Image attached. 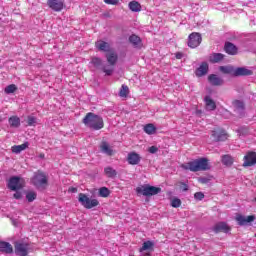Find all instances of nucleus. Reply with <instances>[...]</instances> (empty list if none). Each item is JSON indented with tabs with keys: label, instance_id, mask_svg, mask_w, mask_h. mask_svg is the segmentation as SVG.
I'll return each mask as SVG.
<instances>
[{
	"label": "nucleus",
	"instance_id": "nucleus-42",
	"mask_svg": "<svg viewBox=\"0 0 256 256\" xmlns=\"http://www.w3.org/2000/svg\"><path fill=\"white\" fill-rule=\"evenodd\" d=\"M194 198L197 200V201H203V199H205V194H203V192H196L194 194Z\"/></svg>",
	"mask_w": 256,
	"mask_h": 256
},
{
	"label": "nucleus",
	"instance_id": "nucleus-50",
	"mask_svg": "<svg viewBox=\"0 0 256 256\" xmlns=\"http://www.w3.org/2000/svg\"><path fill=\"white\" fill-rule=\"evenodd\" d=\"M39 157H40V159H45V154L40 153V154H39Z\"/></svg>",
	"mask_w": 256,
	"mask_h": 256
},
{
	"label": "nucleus",
	"instance_id": "nucleus-51",
	"mask_svg": "<svg viewBox=\"0 0 256 256\" xmlns=\"http://www.w3.org/2000/svg\"><path fill=\"white\" fill-rule=\"evenodd\" d=\"M0 123H1V116H0Z\"/></svg>",
	"mask_w": 256,
	"mask_h": 256
},
{
	"label": "nucleus",
	"instance_id": "nucleus-7",
	"mask_svg": "<svg viewBox=\"0 0 256 256\" xmlns=\"http://www.w3.org/2000/svg\"><path fill=\"white\" fill-rule=\"evenodd\" d=\"M202 41L203 38L201 37V34L199 32H192L188 36V47H190V49H196V47H199L201 45Z\"/></svg>",
	"mask_w": 256,
	"mask_h": 256
},
{
	"label": "nucleus",
	"instance_id": "nucleus-17",
	"mask_svg": "<svg viewBox=\"0 0 256 256\" xmlns=\"http://www.w3.org/2000/svg\"><path fill=\"white\" fill-rule=\"evenodd\" d=\"M236 221L238 222V225H247V223H253V221H255V216L254 215H250V216H243L241 214H238L236 216Z\"/></svg>",
	"mask_w": 256,
	"mask_h": 256
},
{
	"label": "nucleus",
	"instance_id": "nucleus-10",
	"mask_svg": "<svg viewBox=\"0 0 256 256\" xmlns=\"http://www.w3.org/2000/svg\"><path fill=\"white\" fill-rule=\"evenodd\" d=\"M8 188H10L11 191H19L20 189H23L21 178L17 176L11 177L8 181Z\"/></svg>",
	"mask_w": 256,
	"mask_h": 256
},
{
	"label": "nucleus",
	"instance_id": "nucleus-48",
	"mask_svg": "<svg viewBox=\"0 0 256 256\" xmlns=\"http://www.w3.org/2000/svg\"><path fill=\"white\" fill-rule=\"evenodd\" d=\"M199 182H200V183H207V178H200V179H199Z\"/></svg>",
	"mask_w": 256,
	"mask_h": 256
},
{
	"label": "nucleus",
	"instance_id": "nucleus-23",
	"mask_svg": "<svg viewBox=\"0 0 256 256\" xmlns=\"http://www.w3.org/2000/svg\"><path fill=\"white\" fill-rule=\"evenodd\" d=\"M208 81L214 87H220V85H223V80L215 74H210L208 76Z\"/></svg>",
	"mask_w": 256,
	"mask_h": 256
},
{
	"label": "nucleus",
	"instance_id": "nucleus-45",
	"mask_svg": "<svg viewBox=\"0 0 256 256\" xmlns=\"http://www.w3.org/2000/svg\"><path fill=\"white\" fill-rule=\"evenodd\" d=\"M148 151H149V153L155 154V153H157V151H159V148H157L156 146H151L148 149Z\"/></svg>",
	"mask_w": 256,
	"mask_h": 256
},
{
	"label": "nucleus",
	"instance_id": "nucleus-32",
	"mask_svg": "<svg viewBox=\"0 0 256 256\" xmlns=\"http://www.w3.org/2000/svg\"><path fill=\"white\" fill-rule=\"evenodd\" d=\"M104 173L109 179L117 177V170L113 169L111 166L104 168Z\"/></svg>",
	"mask_w": 256,
	"mask_h": 256
},
{
	"label": "nucleus",
	"instance_id": "nucleus-8",
	"mask_svg": "<svg viewBox=\"0 0 256 256\" xmlns=\"http://www.w3.org/2000/svg\"><path fill=\"white\" fill-rule=\"evenodd\" d=\"M14 251L18 256H27V255H29V243L15 242Z\"/></svg>",
	"mask_w": 256,
	"mask_h": 256
},
{
	"label": "nucleus",
	"instance_id": "nucleus-46",
	"mask_svg": "<svg viewBox=\"0 0 256 256\" xmlns=\"http://www.w3.org/2000/svg\"><path fill=\"white\" fill-rule=\"evenodd\" d=\"M21 197H23V195L21 194V192H19L18 190H16V193H14V199H21Z\"/></svg>",
	"mask_w": 256,
	"mask_h": 256
},
{
	"label": "nucleus",
	"instance_id": "nucleus-38",
	"mask_svg": "<svg viewBox=\"0 0 256 256\" xmlns=\"http://www.w3.org/2000/svg\"><path fill=\"white\" fill-rule=\"evenodd\" d=\"M127 95H129V86L123 84L121 86L120 92H119V96L120 97H127Z\"/></svg>",
	"mask_w": 256,
	"mask_h": 256
},
{
	"label": "nucleus",
	"instance_id": "nucleus-14",
	"mask_svg": "<svg viewBox=\"0 0 256 256\" xmlns=\"http://www.w3.org/2000/svg\"><path fill=\"white\" fill-rule=\"evenodd\" d=\"M212 231H214V233H229L231 228L229 225H227V223L219 222L212 228Z\"/></svg>",
	"mask_w": 256,
	"mask_h": 256
},
{
	"label": "nucleus",
	"instance_id": "nucleus-4",
	"mask_svg": "<svg viewBox=\"0 0 256 256\" xmlns=\"http://www.w3.org/2000/svg\"><path fill=\"white\" fill-rule=\"evenodd\" d=\"M160 192V187L150 185H144L136 188V193L138 195H143L144 197H153V195H159Z\"/></svg>",
	"mask_w": 256,
	"mask_h": 256
},
{
	"label": "nucleus",
	"instance_id": "nucleus-5",
	"mask_svg": "<svg viewBox=\"0 0 256 256\" xmlns=\"http://www.w3.org/2000/svg\"><path fill=\"white\" fill-rule=\"evenodd\" d=\"M32 183L37 189H45L49 184V179L44 172L38 171L32 178Z\"/></svg>",
	"mask_w": 256,
	"mask_h": 256
},
{
	"label": "nucleus",
	"instance_id": "nucleus-20",
	"mask_svg": "<svg viewBox=\"0 0 256 256\" xmlns=\"http://www.w3.org/2000/svg\"><path fill=\"white\" fill-rule=\"evenodd\" d=\"M224 51L228 55H237L239 49L237 48V46H235V44L231 42H226L224 45Z\"/></svg>",
	"mask_w": 256,
	"mask_h": 256
},
{
	"label": "nucleus",
	"instance_id": "nucleus-18",
	"mask_svg": "<svg viewBox=\"0 0 256 256\" xmlns=\"http://www.w3.org/2000/svg\"><path fill=\"white\" fill-rule=\"evenodd\" d=\"M209 73V64L207 62H202L200 67L196 69L195 75L196 77H203Z\"/></svg>",
	"mask_w": 256,
	"mask_h": 256
},
{
	"label": "nucleus",
	"instance_id": "nucleus-13",
	"mask_svg": "<svg viewBox=\"0 0 256 256\" xmlns=\"http://www.w3.org/2000/svg\"><path fill=\"white\" fill-rule=\"evenodd\" d=\"M234 107V112L237 113L238 117H243L245 115V103L241 100H234L232 102Z\"/></svg>",
	"mask_w": 256,
	"mask_h": 256
},
{
	"label": "nucleus",
	"instance_id": "nucleus-33",
	"mask_svg": "<svg viewBox=\"0 0 256 256\" xmlns=\"http://www.w3.org/2000/svg\"><path fill=\"white\" fill-rule=\"evenodd\" d=\"M128 7L133 13H139V11H141V4L137 1L129 2Z\"/></svg>",
	"mask_w": 256,
	"mask_h": 256
},
{
	"label": "nucleus",
	"instance_id": "nucleus-36",
	"mask_svg": "<svg viewBox=\"0 0 256 256\" xmlns=\"http://www.w3.org/2000/svg\"><path fill=\"white\" fill-rule=\"evenodd\" d=\"M99 197L107 198L111 195V191L107 187H101L98 191Z\"/></svg>",
	"mask_w": 256,
	"mask_h": 256
},
{
	"label": "nucleus",
	"instance_id": "nucleus-49",
	"mask_svg": "<svg viewBox=\"0 0 256 256\" xmlns=\"http://www.w3.org/2000/svg\"><path fill=\"white\" fill-rule=\"evenodd\" d=\"M181 57H183V55H181L180 53L176 54V59H181Z\"/></svg>",
	"mask_w": 256,
	"mask_h": 256
},
{
	"label": "nucleus",
	"instance_id": "nucleus-3",
	"mask_svg": "<svg viewBox=\"0 0 256 256\" xmlns=\"http://www.w3.org/2000/svg\"><path fill=\"white\" fill-rule=\"evenodd\" d=\"M106 61L109 65H106L102 67L103 73L105 75L111 76L113 75V72L115 71V65H117V61H119V56L115 52V50H112L108 53H106Z\"/></svg>",
	"mask_w": 256,
	"mask_h": 256
},
{
	"label": "nucleus",
	"instance_id": "nucleus-28",
	"mask_svg": "<svg viewBox=\"0 0 256 256\" xmlns=\"http://www.w3.org/2000/svg\"><path fill=\"white\" fill-rule=\"evenodd\" d=\"M90 65H93L95 69H101L103 71V60L99 57H92Z\"/></svg>",
	"mask_w": 256,
	"mask_h": 256
},
{
	"label": "nucleus",
	"instance_id": "nucleus-16",
	"mask_svg": "<svg viewBox=\"0 0 256 256\" xmlns=\"http://www.w3.org/2000/svg\"><path fill=\"white\" fill-rule=\"evenodd\" d=\"M127 162L129 165H139L141 163V155L137 152H130L127 156Z\"/></svg>",
	"mask_w": 256,
	"mask_h": 256
},
{
	"label": "nucleus",
	"instance_id": "nucleus-34",
	"mask_svg": "<svg viewBox=\"0 0 256 256\" xmlns=\"http://www.w3.org/2000/svg\"><path fill=\"white\" fill-rule=\"evenodd\" d=\"M157 131V128L153 124H146L144 126V132L147 133V135H154V133Z\"/></svg>",
	"mask_w": 256,
	"mask_h": 256
},
{
	"label": "nucleus",
	"instance_id": "nucleus-37",
	"mask_svg": "<svg viewBox=\"0 0 256 256\" xmlns=\"http://www.w3.org/2000/svg\"><path fill=\"white\" fill-rule=\"evenodd\" d=\"M15 91H17V86L15 84H10L4 89V93H6V95H11V93H15Z\"/></svg>",
	"mask_w": 256,
	"mask_h": 256
},
{
	"label": "nucleus",
	"instance_id": "nucleus-40",
	"mask_svg": "<svg viewBox=\"0 0 256 256\" xmlns=\"http://www.w3.org/2000/svg\"><path fill=\"white\" fill-rule=\"evenodd\" d=\"M171 207H173L174 209H179V207H181V199L173 198L171 200Z\"/></svg>",
	"mask_w": 256,
	"mask_h": 256
},
{
	"label": "nucleus",
	"instance_id": "nucleus-24",
	"mask_svg": "<svg viewBox=\"0 0 256 256\" xmlns=\"http://www.w3.org/2000/svg\"><path fill=\"white\" fill-rule=\"evenodd\" d=\"M219 71L224 73V75H231V77H235V66L228 65V66H220Z\"/></svg>",
	"mask_w": 256,
	"mask_h": 256
},
{
	"label": "nucleus",
	"instance_id": "nucleus-11",
	"mask_svg": "<svg viewBox=\"0 0 256 256\" xmlns=\"http://www.w3.org/2000/svg\"><path fill=\"white\" fill-rule=\"evenodd\" d=\"M47 5L52 11L59 13L60 11H63L65 2H63V0H47Z\"/></svg>",
	"mask_w": 256,
	"mask_h": 256
},
{
	"label": "nucleus",
	"instance_id": "nucleus-15",
	"mask_svg": "<svg viewBox=\"0 0 256 256\" xmlns=\"http://www.w3.org/2000/svg\"><path fill=\"white\" fill-rule=\"evenodd\" d=\"M95 47L96 49H98V51H103L104 53H109L110 51H113V49H111V45L103 40L97 41L95 43Z\"/></svg>",
	"mask_w": 256,
	"mask_h": 256
},
{
	"label": "nucleus",
	"instance_id": "nucleus-12",
	"mask_svg": "<svg viewBox=\"0 0 256 256\" xmlns=\"http://www.w3.org/2000/svg\"><path fill=\"white\" fill-rule=\"evenodd\" d=\"M227 132L221 128H216L212 131V138L214 141H227Z\"/></svg>",
	"mask_w": 256,
	"mask_h": 256
},
{
	"label": "nucleus",
	"instance_id": "nucleus-27",
	"mask_svg": "<svg viewBox=\"0 0 256 256\" xmlns=\"http://www.w3.org/2000/svg\"><path fill=\"white\" fill-rule=\"evenodd\" d=\"M29 147V142H25L21 145H14L11 147V151L12 153H15L16 155H18V153H21V151H25V149H27Z\"/></svg>",
	"mask_w": 256,
	"mask_h": 256
},
{
	"label": "nucleus",
	"instance_id": "nucleus-26",
	"mask_svg": "<svg viewBox=\"0 0 256 256\" xmlns=\"http://www.w3.org/2000/svg\"><path fill=\"white\" fill-rule=\"evenodd\" d=\"M206 109L208 111H215L217 109V104L211 99V96H206L204 98Z\"/></svg>",
	"mask_w": 256,
	"mask_h": 256
},
{
	"label": "nucleus",
	"instance_id": "nucleus-25",
	"mask_svg": "<svg viewBox=\"0 0 256 256\" xmlns=\"http://www.w3.org/2000/svg\"><path fill=\"white\" fill-rule=\"evenodd\" d=\"M0 251L2 253H13V246L9 242L0 241Z\"/></svg>",
	"mask_w": 256,
	"mask_h": 256
},
{
	"label": "nucleus",
	"instance_id": "nucleus-22",
	"mask_svg": "<svg viewBox=\"0 0 256 256\" xmlns=\"http://www.w3.org/2000/svg\"><path fill=\"white\" fill-rule=\"evenodd\" d=\"M129 42L135 47L136 49H141L143 47V42L141 41V38L135 34L131 35L129 37Z\"/></svg>",
	"mask_w": 256,
	"mask_h": 256
},
{
	"label": "nucleus",
	"instance_id": "nucleus-35",
	"mask_svg": "<svg viewBox=\"0 0 256 256\" xmlns=\"http://www.w3.org/2000/svg\"><path fill=\"white\" fill-rule=\"evenodd\" d=\"M154 243L152 241H146L142 244V247L139 249L140 253H143V251H148V249H153Z\"/></svg>",
	"mask_w": 256,
	"mask_h": 256
},
{
	"label": "nucleus",
	"instance_id": "nucleus-39",
	"mask_svg": "<svg viewBox=\"0 0 256 256\" xmlns=\"http://www.w3.org/2000/svg\"><path fill=\"white\" fill-rule=\"evenodd\" d=\"M26 199L29 203H33L37 199V193L34 191L26 193Z\"/></svg>",
	"mask_w": 256,
	"mask_h": 256
},
{
	"label": "nucleus",
	"instance_id": "nucleus-30",
	"mask_svg": "<svg viewBox=\"0 0 256 256\" xmlns=\"http://www.w3.org/2000/svg\"><path fill=\"white\" fill-rule=\"evenodd\" d=\"M8 123L10 127H14L15 129H17L18 127H21V119L18 116H11L8 119Z\"/></svg>",
	"mask_w": 256,
	"mask_h": 256
},
{
	"label": "nucleus",
	"instance_id": "nucleus-6",
	"mask_svg": "<svg viewBox=\"0 0 256 256\" xmlns=\"http://www.w3.org/2000/svg\"><path fill=\"white\" fill-rule=\"evenodd\" d=\"M78 201L81 203L84 209H93V207H99V200L90 199V197L85 193H80L78 195Z\"/></svg>",
	"mask_w": 256,
	"mask_h": 256
},
{
	"label": "nucleus",
	"instance_id": "nucleus-41",
	"mask_svg": "<svg viewBox=\"0 0 256 256\" xmlns=\"http://www.w3.org/2000/svg\"><path fill=\"white\" fill-rule=\"evenodd\" d=\"M27 123L29 127H33L37 123V119L33 116H28Z\"/></svg>",
	"mask_w": 256,
	"mask_h": 256
},
{
	"label": "nucleus",
	"instance_id": "nucleus-2",
	"mask_svg": "<svg viewBox=\"0 0 256 256\" xmlns=\"http://www.w3.org/2000/svg\"><path fill=\"white\" fill-rule=\"evenodd\" d=\"M181 168L185 169V171H192L193 173H197V171H209V160L207 158H199L182 164Z\"/></svg>",
	"mask_w": 256,
	"mask_h": 256
},
{
	"label": "nucleus",
	"instance_id": "nucleus-9",
	"mask_svg": "<svg viewBox=\"0 0 256 256\" xmlns=\"http://www.w3.org/2000/svg\"><path fill=\"white\" fill-rule=\"evenodd\" d=\"M243 167H255L256 165V152L249 151L243 158Z\"/></svg>",
	"mask_w": 256,
	"mask_h": 256
},
{
	"label": "nucleus",
	"instance_id": "nucleus-29",
	"mask_svg": "<svg viewBox=\"0 0 256 256\" xmlns=\"http://www.w3.org/2000/svg\"><path fill=\"white\" fill-rule=\"evenodd\" d=\"M223 59H225L224 54H221V53H213V54L209 57V62H210V63H221V61H223Z\"/></svg>",
	"mask_w": 256,
	"mask_h": 256
},
{
	"label": "nucleus",
	"instance_id": "nucleus-1",
	"mask_svg": "<svg viewBox=\"0 0 256 256\" xmlns=\"http://www.w3.org/2000/svg\"><path fill=\"white\" fill-rule=\"evenodd\" d=\"M82 123L85 125V127H88L93 131H101V129L105 127V122L103 121V117L92 112H88L85 115V117L82 120Z\"/></svg>",
	"mask_w": 256,
	"mask_h": 256
},
{
	"label": "nucleus",
	"instance_id": "nucleus-47",
	"mask_svg": "<svg viewBox=\"0 0 256 256\" xmlns=\"http://www.w3.org/2000/svg\"><path fill=\"white\" fill-rule=\"evenodd\" d=\"M69 193H77V188H75V187H71V188H69Z\"/></svg>",
	"mask_w": 256,
	"mask_h": 256
},
{
	"label": "nucleus",
	"instance_id": "nucleus-19",
	"mask_svg": "<svg viewBox=\"0 0 256 256\" xmlns=\"http://www.w3.org/2000/svg\"><path fill=\"white\" fill-rule=\"evenodd\" d=\"M253 75V71L249 70L245 67H237L235 71V76L234 77H249Z\"/></svg>",
	"mask_w": 256,
	"mask_h": 256
},
{
	"label": "nucleus",
	"instance_id": "nucleus-31",
	"mask_svg": "<svg viewBox=\"0 0 256 256\" xmlns=\"http://www.w3.org/2000/svg\"><path fill=\"white\" fill-rule=\"evenodd\" d=\"M233 156L226 154L222 156L221 162L225 165V167H231L234 163Z\"/></svg>",
	"mask_w": 256,
	"mask_h": 256
},
{
	"label": "nucleus",
	"instance_id": "nucleus-44",
	"mask_svg": "<svg viewBox=\"0 0 256 256\" xmlns=\"http://www.w3.org/2000/svg\"><path fill=\"white\" fill-rule=\"evenodd\" d=\"M180 189L181 191H189V185L185 184L184 182H180Z\"/></svg>",
	"mask_w": 256,
	"mask_h": 256
},
{
	"label": "nucleus",
	"instance_id": "nucleus-43",
	"mask_svg": "<svg viewBox=\"0 0 256 256\" xmlns=\"http://www.w3.org/2000/svg\"><path fill=\"white\" fill-rule=\"evenodd\" d=\"M104 3H106V5H118L119 0H104Z\"/></svg>",
	"mask_w": 256,
	"mask_h": 256
},
{
	"label": "nucleus",
	"instance_id": "nucleus-21",
	"mask_svg": "<svg viewBox=\"0 0 256 256\" xmlns=\"http://www.w3.org/2000/svg\"><path fill=\"white\" fill-rule=\"evenodd\" d=\"M100 151H102V153H105V155H108L109 157H113V155H115V151H113L111 146H109V143L105 141L101 143Z\"/></svg>",
	"mask_w": 256,
	"mask_h": 256
}]
</instances>
